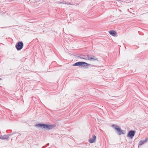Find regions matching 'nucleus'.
I'll return each instance as SVG.
<instances>
[{
    "label": "nucleus",
    "instance_id": "nucleus-3",
    "mask_svg": "<svg viewBox=\"0 0 148 148\" xmlns=\"http://www.w3.org/2000/svg\"><path fill=\"white\" fill-rule=\"evenodd\" d=\"M82 58L86 59H88L89 60H93L94 61L97 60V58L95 56L90 55H88L87 56V57H86V58Z\"/></svg>",
    "mask_w": 148,
    "mask_h": 148
},
{
    "label": "nucleus",
    "instance_id": "nucleus-8",
    "mask_svg": "<svg viewBox=\"0 0 148 148\" xmlns=\"http://www.w3.org/2000/svg\"><path fill=\"white\" fill-rule=\"evenodd\" d=\"M148 140V137H147L145 138V140H140L139 143V145H142L146 143L147 141Z\"/></svg>",
    "mask_w": 148,
    "mask_h": 148
},
{
    "label": "nucleus",
    "instance_id": "nucleus-10",
    "mask_svg": "<svg viewBox=\"0 0 148 148\" xmlns=\"http://www.w3.org/2000/svg\"><path fill=\"white\" fill-rule=\"evenodd\" d=\"M116 32L114 31H111L109 32V33L112 36H114Z\"/></svg>",
    "mask_w": 148,
    "mask_h": 148
},
{
    "label": "nucleus",
    "instance_id": "nucleus-12",
    "mask_svg": "<svg viewBox=\"0 0 148 148\" xmlns=\"http://www.w3.org/2000/svg\"><path fill=\"white\" fill-rule=\"evenodd\" d=\"M66 2L65 1H63V2H62H62H61L60 3H64V4H65V3Z\"/></svg>",
    "mask_w": 148,
    "mask_h": 148
},
{
    "label": "nucleus",
    "instance_id": "nucleus-7",
    "mask_svg": "<svg viewBox=\"0 0 148 148\" xmlns=\"http://www.w3.org/2000/svg\"><path fill=\"white\" fill-rule=\"evenodd\" d=\"M96 136L95 135H93L92 138H90L89 140V142L90 143H94L95 141Z\"/></svg>",
    "mask_w": 148,
    "mask_h": 148
},
{
    "label": "nucleus",
    "instance_id": "nucleus-9",
    "mask_svg": "<svg viewBox=\"0 0 148 148\" xmlns=\"http://www.w3.org/2000/svg\"><path fill=\"white\" fill-rule=\"evenodd\" d=\"M0 138L2 139H8L9 137L8 136L4 135L3 136L0 135Z\"/></svg>",
    "mask_w": 148,
    "mask_h": 148
},
{
    "label": "nucleus",
    "instance_id": "nucleus-11",
    "mask_svg": "<svg viewBox=\"0 0 148 148\" xmlns=\"http://www.w3.org/2000/svg\"><path fill=\"white\" fill-rule=\"evenodd\" d=\"M65 4H67V5H71V4L69 2H66L65 3Z\"/></svg>",
    "mask_w": 148,
    "mask_h": 148
},
{
    "label": "nucleus",
    "instance_id": "nucleus-5",
    "mask_svg": "<svg viewBox=\"0 0 148 148\" xmlns=\"http://www.w3.org/2000/svg\"><path fill=\"white\" fill-rule=\"evenodd\" d=\"M135 134V131L133 130L130 131L127 135V136L130 137V138L132 139L134 136Z\"/></svg>",
    "mask_w": 148,
    "mask_h": 148
},
{
    "label": "nucleus",
    "instance_id": "nucleus-4",
    "mask_svg": "<svg viewBox=\"0 0 148 148\" xmlns=\"http://www.w3.org/2000/svg\"><path fill=\"white\" fill-rule=\"evenodd\" d=\"M23 42H20L17 43V44L16 45V48L17 50H20L23 48Z\"/></svg>",
    "mask_w": 148,
    "mask_h": 148
},
{
    "label": "nucleus",
    "instance_id": "nucleus-1",
    "mask_svg": "<svg viewBox=\"0 0 148 148\" xmlns=\"http://www.w3.org/2000/svg\"><path fill=\"white\" fill-rule=\"evenodd\" d=\"M36 126L38 127H42V128H44L46 130H50L54 128L55 126V125H52L40 124H37L36 125Z\"/></svg>",
    "mask_w": 148,
    "mask_h": 148
},
{
    "label": "nucleus",
    "instance_id": "nucleus-2",
    "mask_svg": "<svg viewBox=\"0 0 148 148\" xmlns=\"http://www.w3.org/2000/svg\"><path fill=\"white\" fill-rule=\"evenodd\" d=\"M112 127H114V129L116 130L117 131V133L119 135H120L122 134H125V132L124 131L122 130L120 127L115 125H112Z\"/></svg>",
    "mask_w": 148,
    "mask_h": 148
},
{
    "label": "nucleus",
    "instance_id": "nucleus-6",
    "mask_svg": "<svg viewBox=\"0 0 148 148\" xmlns=\"http://www.w3.org/2000/svg\"><path fill=\"white\" fill-rule=\"evenodd\" d=\"M87 64V63L83 62H77L75 64H74L73 65V66H80L82 65L83 64Z\"/></svg>",
    "mask_w": 148,
    "mask_h": 148
}]
</instances>
